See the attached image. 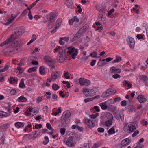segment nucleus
<instances>
[{"label": "nucleus", "mask_w": 148, "mask_h": 148, "mask_svg": "<svg viewBox=\"0 0 148 148\" xmlns=\"http://www.w3.org/2000/svg\"><path fill=\"white\" fill-rule=\"evenodd\" d=\"M27 100V98L23 95L20 96L18 99V101L19 102H25Z\"/></svg>", "instance_id": "25"}, {"label": "nucleus", "mask_w": 148, "mask_h": 148, "mask_svg": "<svg viewBox=\"0 0 148 148\" xmlns=\"http://www.w3.org/2000/svg\"><path fill=\"white\" fill-rule=\"evenodd\" d=\"M42 97H38L37 98L36 102L38 103L40 102L42 100Z\"/></svg>", "instance_id": "55"}, {"label": "nucleus", "mask_w": 148, "mask_h": 148, "mask_svg": "<svg viewBox=\"0 0 148 148\" xmlns=\"http://www.w3.org/2000/svg\"><path fill=\"white\" fill-rule=\"evenodd\" d=\"M8 116L7 113L4 111H0V116L1 117H7Z\"/></svg>", "instance_id": "32"}, {"label": "nucleus", "mask_w": 148, "mask_h": 148, "mask_svg": "<svg viewBox=\"0 0 148 148\" xmlns=\"http://www.w3.org/2000/svg\"><path fill=\"white\" fill-rule=\"evenodd\" d=\"M99 105L103 110H106L107 108V105L105 103H102L99 104Z\"/></svg>", "instance_id": "34"}, {"label": "nucleus", "mask_w": 148, "mask_h": 148, "mask_svg": "<svg viewBox=\"0 0 148 148\" xmlns=\"http://www.w3.org/2000/svg\"><path fill=\"white\" fill-rule=\"evenodd\" d=\"M9 66L10 65L9 64H7L5 65L4 68L1 69H0V73L4 72L7 70L9 67Z\"/></svg>", "instance_id": "33"}, {"label": "nucleus", "mask_w": 148, "mask_h": 148, "mask_svg": "<svg viewBox=\"0 0 148 148\" xmlns=\"http://www.w3.org/2000/svg\"><path fill=\"white\" fill-rule=\"evenodd\" d=\"M88 25L86 24L81 28L79 31H80L81 34H82L86 31L88 29Z\"/></svg>", "instance_id": "19"}, {"label": "nucleus", "mask_w": 148, "mask_h": 148, "mask_svg": "<svg viewBox=\"0 0 148 148\" xmlns=\"http://www.w3.org/2000/svg\"><path fill=\"white\" fill-rule=\"evenodd\" d=\"M36 67H33L29 68L28 70L29 72L30 73L32 72L35 71H36Z\"/></svg>", "instance_id": "42"}, {"label": "nucleus", "mask_w": 148, "mask_h": 148, "mask_svg": "<svg viewBox=\"0 0 148 148\" xmlns=\"http://www.w3.org/2000/svg\"><path fill=\"white\" fill-rule=\"evenodd\" d=\"M136 37L139 39H142L143 38V35L141 34H138L136 36Z\"/></svg>", "instance_id": "59"}, {"label": "nucleus", "mask_w": 148, "mask_h": 148, "mask_svg": "<svg viewBox=\"0 0 148 148\" xmlns=\"http://www.w3.org/2000/svg\"><path fill=\"white\" fill-rule=\"evenodd\" d=\"M82 34H81L80 31H78L75 34L73 38L70 40V41L73 42L79 39L81 36Z\"/></svg>", "instance_id": "12"}, {"label": "nucleus", "mask_w": 148, "mask_h": 148, "mask_svg": "<svg viewBox=\"0 0 148 148\" xmlns=\"http://www.w3.org/2000/svg\"><path fill=\"white\" fill-rule=\"evenodd\" d=\"M127 41L130 47L131 48H133L135 44V42L134 39L131 37H128L127 38Z\"/></svg>", "instance_id": "10"}, {"label": "nucleus", "mask_w": 148, "mask_h": 148, "mask_svg": "<svg viewBox=\"0 0 148 148\" xmlns=\"http://www.w3.org/2000/svg\"><path fill=\"white\" fill-rule=\"evenodd\" d=\"M28 16L30 20H32L33 19V16L31 12V11H29L28 14Z\"/></svg>", "instance_id": "58"}, {"label": "nucleus", "mask_w": 148, "mask_h": 148, "mask_svg": "<svg viewBox=\"0 0 148 148\" xmlns=\"http://www.w3.org/2000/svg\"><path fill=\"white\" fill-rule=\"evenodd\" d=\"M139 133V132L138 130H136L132 134V136L134 137L137 135Z\"/></svg>", "instance_id": "53"}, {"label": "nucleus", "mask_w": 148, "mask_h": 148, "mask_svg": "<svg viewBox=\"0 0 148 148\" xmlns=\"http://www.w3.org/2000/svg\"><path fill=\"white\" fill-rule=\"evenodd\" d=\"M140 79L143 83L146 82L148 80V77L147 76L141 75L139 76Z\"/></svg>", "instance_id": "23"}, {"label": "nucleus", "mask_w": 148, "mask_h": 148, "mask_svg": "<svg viewBox=\"0 0 148 148\" xmlns=\"http://www.w3.org/2000/svg\"><path fill=\"white\" fill-rule=\"evenodd\" d=\"M97 55V52H93L90 54V56L93 58L96 57Z\"/></svg>", "instance_id": "54"}, {"label": "nucleus", "mask_w": 148, "mask_h": 148, "mask_svg": "<svg viewBox=\"0 0 148 148\" xmlns=\"http://www.w3.org/2000/svg\"><path fill=\"white\" fill-rule=\"evenodd\" d=\"M85 121L87 125L90 127L92 128L94 126V123L91 121L90 120L86 119H85Z\"/></svg>", "instance_id": "22"}, {"label": "nucleus", "mask_w": 148, "mask_h": 148, "mask_svg": "<svg viewBox=\"0 0 148 148\" xmlns=\"http://www.w3.org/2000/svg\"><path fill=\"white\" fill-rule=\"evenodd\" d=\"M98 21H101V23H105L106 22V20L105 18L101 16L100 18H98Z\"/></svg>", "instance_id": "37"}, {"label": "nucleus", "mask_w": 148, "mask_h": 148, "mask_svg": "<svg viewBox=\"0 0 148 148\" xmlns=\"http://www.w3.org/2000/svg\"><path fill=\"white\" fill-rule=\"evenodd\" d=\"M121 60V58L118 56H116V59L112 61V62L113 63H117L120 62Z\"/></svg>", "instance_id": "30"}, {"label": "nucleus", "mask_w": 148, "mask_h": 148, "mask_svg": "<svg viewBox=\"0 0 148 148\" xmlns=\"http://www.w3.org/2000/svg\"><path fill=\"white\" fill-rule=\"evenodd\" d=\"M69 137H71L72 138V140L75 139L78 137V135L75 133L71 132L69 134Z\"/></svg>", "instance_id": "24"}, {"label": "nucleus", "mask_w": 148, "mask_h": 148, "mask_svg": "<svg viewBox=\"0 0 148 148\" xmlns=\"http://www.w3.org/2000/svg\"><path fill=\"white\" fill-rule=\"evenodd\" d=\"M63 38L61 37L60 38V40L59 41V44L61 45H63L64 43V42L63 41Z\"/></svg>", "instance_id": "60"}, {"label": "nucleus", "mask_w": 148, "mask_h": 148, "mask_svg": "<svg viewBox=\"0 0 148 148\" xmlns=\"http://www.w3.org/2000/svg\"><path fill=\"white\" fill-rule=\"evenodd\" d=\"M12 40H13L10 37V38H8L5 41L3 42L2 43H1L0 44V46L1 47H2L6 45H7V46L9 44V43L10 42H11Z\"/></svg>", "instance_id": "21"}, {"label": "nucleus", "mask_w": 148, "mask_h": 148, "mask_svg": "<svg viewBox=\"0 0 148 148\" xmlns=\"http://www.w3.org/2000/svg\"><path fill=\"white\" fill-rule=\"evenodd\" d=\"M67 50H68L66 53L69 55L71 54L72 53V58L73 59H75L78 53L77 50L75 49L74 47H68Z\"/></svg>", "instance_id": "4"}, {"label": "nucleus", "mask_w": 148, "mask_h": 148, "mask_svg": "<svg viewBox=\"0 0 148 148\" xmlns=\"http://www.w3.org/2000/svg\"><path fill=\"white\" fill-rule=\"evenodd\" d=\"M79 82L80 85H84L86 86L89 85L90 83L89 80L82 78H81L79 79Z\"/></svg>", "instance_id": "9"}, {"label": "nucleus", "mask_w": 148, "mask_h": 148, "mask_svg": "<svg viewBox=\"0 0 148 148\" xmlns=\"http://www.w3.org/2000/svg\"><path fill=\"white\" fill-rule=\"evenodd\" d=\"M125 127H128L129 128L128 130L131 132H134L136 129V127L133 123H127L125 125Z\"/></svg>", "instance_id": "7"}, {"label": "nucleus", "mask_w": 148, "mask_h": 148, "mask_svg": "<svg viewBox=\"0 0 148 148\" xmlns=\"http://www.w3.org/2000/svg\"><path fill=\"white\" fill-rule=\"evenodd\" d=\"M125 86L128 87L129 88H130L132 87V84H131L129 83L126 80L124 81Z\"/></svg>", "instance_id": "40"}, {"label": "nucleus", "mask_w": 148, "mask_h": 148, "mask_svg": "<svg viewBox=\"0 0 148 148\" xmlns=\"http://www.w3.org/2000/svg\"><path fill=\"white\" fill-rule=\"evenodd\" d=\"M64 112L62 116L61 127L63 128H61L60 130V132L62 135L65 134L66 132V129L64 127H67L70 122L71 119V113L69 112L66 113L64 115Z\"/></svg>", "instance_id": "1"}, {"label": "nucleus", "mask_w": 148, "mask_h": 148, "mask_svg": "<svg viewBox=\"0 0 148 148\" xmlns=\"http://www.w3.org/2000/svg\"><path fill=\"white\" fill-rule=\"evenodd\" d=\"M115 118L117 120H119L120 119L122 121L124 120V115L122 113H118V112H115L114 114Z\"/></svg>", "instance_id": "11"}, {"label": "nucleus", "mask_w": 148, "mask_h": 148, "mask_svg": "<svg viewBox=\"0 0 148 148\" xmlns=\"http://www.w3.org/2000/svg\"><path fill=\"white\" fill-rule=\"evenodd\" d=\"M106 64V62H103L101 61H100L99 60L97 63V65L98 66H101Z\"/></svg>", "instance_id": "47"}, {"label": "nucleus", "mask_w": 148, "mask_h": 148, "mask_svg": "<svg viewBox=\"0 0 148 148\" xmlns=\"http://www.w3.org/2000/svg\"><path fill=\"white\" fill-rule=\"evenodd\" d=\"M59 95L62 98H64L65 96V95L63 94V91H61L59 92Z\"/></svg>", "instance_id": "62"}, {"label": "nucleus", "mask_w": 148, "mask_h": 148, "mask_svg": "<svg viewBox=\"0 0 148 148\" xmlns=\"http://www.w3.org/2000/svg\"><path fill=\"white\" fill-rule=\"evenodd\" d=\"M130 140L128 138H126L123 140L121 143L122 145L121 147L124 146H126L128 145L130 143Z\"/></svg>", "instance_id": "18"}, {"label": "nucleus", "mask_w": 148, "mask_h": 148, "mask_svg": "<svg viewBox=\"0 0 148 148\" xmlns=\"http://www.w3.org/2000/svg\"><path fill=\"white\" fill-rule=\"evenodd\" d=\"M99 114L98 113H97L95 114L90 115H89V117L91 118L95 119L96 118L97 116H98Z\"/></svg>", "instance_id": "44"}, {"label": "nucleus", "mask_w": 148, "mask_h": 148, "mask_svg": "<svg viewBox=\"0 0 148 148\" xmlns=\"http://www.w3.org/2000/svg\"><path fill=\"white\" fill-rule=\"evenodd\" d=\"M14 40L10 42V46L9 48H10V49L8 51V52L10 53H16V51L18 50L17 47L20 45V43L17 41H14Z\"/></svg>", "instance_id": "3"}, {"label": "nucleus", "mask_w": 148, "mask_h": 148, "mask_svg": "<svg viewBox=\"0 0 148 148\" xmlns=\"http://www.w3.org/2000/svg\"><path fill=\"white\" fill-rule=\"evenodd\" d=\"M47 127L49 130H53V129L51 127V125L50 123H47L46 124Z\"/></svg>", "instance_id": "49"}, {"label": "nucleus", "mask_w": 148, "mask_h": 148, "mask_svg": "<svg viewBox=\"0 0 148 148\" xmlns=\"http://www.w3.org/2000/svg\"><path fill=\"white\" fill-rule=\"evenodd\" d=\"M110 71L113 73H119L121 72V70L119 69H117L114 66H112L110 68Z\"/></svg>", "instance_id": "15"}, {"label": "nucleus", "mask_w": 148, "mask_h": 148, "mask_svg": "<svg viewBox=\"0 0 148 148\" xmlns=\"http://www.w3.org/2000/svg\"><path fill=\"white\" fill-rule=\"evenodd\" d=\"M25 28L23 26L17 27L15 30L14 34H12L10 37L13 40L21 36L24 33Z\"/></svg>", "instance_id": "2"}, {"label": "nucleus", "mask_w": 148, "mask_h": 148, "mask_svg": "<svg viewBox=\"0 0 148 148\" xmlns=\"http://www.w3.org/2000/svg\"><path fill=\"white\" fill-rule=\"evenodd\" d=\"M97 130L99 132L103 133L104 131V129L103 128H99L97 129Z\"/></svg>", "instance_id": "56"}, {"label": "nucleus", "mask_w": 148, "mask_h": 148, "mask_svg": "<svg viewBox=\"0 0 148 148\" xmlns=\"http://www.w3.org/2000/svg\"><path fill=\"white\" fill-rule=\"evenodd\" d=\"M66 144L68 146L73 147L75 145V143L73 142L72 138L69 137L66 142Z\"/></svg>", "instance_id": "13"}, {"label": "nucleus", "mask_w": 148, "mask_h": 148, "mask_svg": "<svg viewBox=\"0 0 148 148\" xmlns=\"http://www.w3.org/2000/svg\"><path fill=\"white\" fill-rule=\"evenodd\" d=\"M65 3L66 5L69 8H72L73 6V3L71 0H66Z\"/></svg>", "instance_id": "20"}, {"label": "nucleus", "mask_w": 148, "mask_h": 148, "mask_svg": "<svg viewBox=\"0 0 148 148\" xmlns=\"http://www.w3.org/2000/svg\"><path fill=\"white\" fill-rule=\"evenodd\" d=\"M137 99L141 103H143L146 102V99L144 97V95H140L138 97Z\"/></svg>", "instance_id": "17"}, {"label": "nucleus", "mask_w": 148, "mask_h": 148, "mask_svg": "<svg viewBox=\"0 0 148 148\" xmlns=\"http://www.w3.org/2000/svg\"><path fill=\"white\" fill-rule=\"evenodd\" d=\"M121 105L123 106H124L126 105V101L125 100L122 101L121 103Z\"/></svg>", "instance_id": "61"}, {"label": "nucleus", "mask_w": 148, "mask_h": 148, "mask_svg": "<svg viewBox=\"0 0 148 148\" xmlns=\"http://www.w3.org/2000/svg\"><path fill=\"white\" fill-rule=\"evenodd\" d=\"M62 54L63 53H59L57 56V60L59 62L62 63L64 61L65 58Z\"/></svg>", "instance_id": "14"}, {"label": "nucleus", "mask_w": 148, "mask_h": 148, "mask_svg": "<svg viewBox=\"0 0 148 148\" xmlns=\"http://www.w3.org/2000/svg\"><path fill=\"white\" fill-rule=\"evenodd\" d=\"M39 71L40 74L41 75H44L46 74L45 68L43 66H41L40 67Z\"/></svg>", "instance_id": "31"}, {"label": "nucleus", "mask_w": 148, "mask_h": 148, "mask_svg": "<svg viewBox=\"0 0 148 148\" xmlns=\"http://www.w3.org/2000/svg\"><path fill=\"white\" fill-rule=\"evenodd\" d=\"M44 60L46 63L51 66L52 69L54 68L55 61L53 59L49 56H46L44 57Z\"/></svg>", "instance_id": "5"}, {"label": "nucleus", "mask_w": 148, "mask_h": 148, "mask_svg": "<svg viewBox=\"0 0 148 148\" xmlns=\"http://www.w3.org/2000/svg\"><path fill=\"white\" fill-rule=\"evenodd\" d=\"M97 97H99V98L100 97V96L99 95H97L92 98L86 99L84 100V102L86 103L88 102L92 101Z\"/></svg>", "instance_id": "26"}, {"label": "nucleus", "mask_w": 148, "mask_h": 148, "mask_svg": "<svg viewBox=\"0 0 148 148\" xmlns=\"http://www.w3.org/2000/svg\"><path fill=\"white\" fill-rule=\"evenodd\" d=\"M114 11V9L113 8L110 10L108 12V15L110 16L113 13Z\"/></svg>", "instance_id": "57"}, {"label": "nucleus", "mask_w": 148, "mask_h": 148, "mask_svg": "<svg viewBox=\"0 0 148 148\" xmlns=\"http://www.w3.org/2000/svg\"><path fill=\"white\" fill-rule=\"evenodd\" d=\"M83 93L86 97H91L95 95V92L92 89H86L83 90Z\"/></svg>", "instance_id": "6"}, {"label": "nucleus", "mask_w": 148, "mask_h": 148, "mask_svg": "<svg viewBox=\"0 0 148 148\" xmlns=\"http://www.w3.org/2000/svg\"><path fill=\"white\" fill-rule=\"evenodd\" d=\"M114 93L112 89L109 88L103 93L102 97L103 98H105L113 94Z\"/></svg>", "instance_id": "8"}, {"label": "nucleus", "mask_w": 148, "mask_h": 148, "mask_svg": "<svg viewBox=\"0 0 148 148\" xmlns=\"http://www.w3.org/2000/svg\"><path fill=\"white\" fill-rule=\"evenodd\" d=\"M33 110L30 108H29L26 112V115L27 116L32 115L31 112H33Z\"/></svg>", "instance_id": "35"}, {"label": "nucleus", "mask_w": 148, "mask_h": 148, "mask_svg": "<svg viewBox=\"0 0 148 148\" xmlns=\"http://www.w3.org/2000/svg\"><path fill=\"white\" fill-rule=\"evenodd\" d=\"M56 14L55 12H52L49 15H47V20L48 21H53L55 18Z\"/></svg>", "instance_id": "16"}, {"label": "nucleus", "mask_w": 148, "mask_h": 148, "mask_svg": "<svg viewBox=\"0 0 148 148\" xmlns=\"http://www.w3.org/2000/svg\"><path fill=\"white\" fill-rule=\"evenodd\" d=\"M14 21V19H12L11 18H10L8 19L7 22L5 23V25L6 26H8L10 24Z\"/></svg>", "instance_id": "46"}, {"label": "nucleus", "mask_w": 148, "mask_h": 148, "mask_svg": "<svg viewBox=\"0 0 148 148\" xmlns=\"http://www.w3.org/2000/svg\"><path fill=\"white\" fill-rule=\"evenodd\" d=\"M121 75L117 73H115L112 75V77L114 79H117L121 77Z\"/></svg>", "instance_id": "52"}, {"label": "nucleus", "mask_w": 148, "mask_h": 148, "mask_svg": "<svg viewBox=\"0 0 148 148\" xmlns=\"http://www.w3.org/2000/svg\"><path fill=\"white\" fill-rule=\"evenodd\" d=\"M51 80L54 81L56 80V73L54 72L51 75Z\"/></svg>", "instance_id": "39"}, {"label": "nucleus", "mask_w": 148, "mask_h": 148, "mask_svg": "<svg viewBox=\"0 0 148 148\" xmlns=\"http://www.w3.org/2000/svg\"><path fill=\"white\" fill-rule=\"evenodd\" d=\"M62 20L61 18H59L57 20L56 23V29H58L60 27L62 24Z\"/></svg>", "instance_id": "27"}, {"label": "nucleus", "mask_w": 148, "mask_h": 148, "mask_svg": "<svg viewBox=\"0 0 148 148\" xmlns=\"http://www.w3.org/2000/svg\"><path fill=\"white\" fill-rule=\"evenodd\" d=\"M96 60H92L90 62V65L92 66H93L95 65L96 62Z\"/></svg>", "instance_id": "63"}, {"label": "nucleus", "mask_w": 148, "mask_h": 148, "mask_svg": "<svg viewBox=\"0 0 148 148\" xmlns=\"http://www.w3.org/2000/svg\"><path fill=\"white\" fill-rule=\"evenodd\" d=\"M112 120H108L105 122V125L108 126L111 125L112 123Z\"/></svg>", "instance_id": "41"}, {"label": "nucleus", "mask_w": 148, "mask_h": 148, "mask_svg": "<svg viewBox=\"0 0 148 148\" xmlns=\"http://www.w3.org/2000/svg\"><path fill=\"white\" fill-rule=\"evenodd\" d=\"M17 92H16V90L14 89H12L10 91V93L12 95H14L17 93Z\"/></svg>", "instance_id": "50"}, {"label": "nucleus", "mask_w": 148, "mask_h": 148, "mask_svg": "<svg viewBox=\"0 0 148 148\" xmlns=\"http://www.w3.org/2000/svg\"><path fill=\"white\" fill-rule=\"evenodd\" d=\"M42 127V125L41 124H36L35 126V127L36 129H40Z\"/></svg>", "instance_id": "51"}, {"label": "nucleus", "mask_w": 148, "mask_h": 148, "mask_svg": "<svg viewBox=\"0 0 148 148\" xmlns=\"http://www.w3.org/2000/svg\"><path fill=\"white\" fill-rule=\"evenodd\" d=\"M101 145V143L99 142H97L94 144L92 148H98Z\"/></svg>", "instance_id": "38"}, {"label": "nucleus", "mask_w": 148, "mask_h": 148, "mask_svg": "<svg viewBox=\"0 0 148 148\" xmlns=\"http://www.w3.org/2000/svg\"><path fill=\"white\" fill-rule=\"evenodd\" d=\"M15 125L16 127L19 128L23 127L24 125L23 123L18 122L15 123Z\"/></svg>", "instance_id": "28"}, {"label": "nucleus", "mask_w": 148, "mask_h": 148, "mask_svg": "<svg viewBox=\"0 0 148 148\" xmlns=\"http://www.w3.org/2000/svg\"><path fill=\"white\" fill-rule=\"evenodd\" d=\"M62 73L60 72L56 71V79L58 77H60Z\"/></svg>", "instance_id": "64"}, {"label": "nucleus", "mask_w": 148, "mask_h": 148, "mask_svg": "<svg viewBox=\"0 0 148 148\" xmlns=\"http://www.w3.org/2000/svg\"><path fill=\"white\" fill-rule=\"evenodd\" d=\"M106 117L109 120H112L113 119V115L109 112H107L106 114Z\"/></svg>", "instance_id": "29"}, {"label": "nucleus", "mask_w": 148, "mask_h": 148, "mask_svg": "<svg viewBox=\"0 0 148 148\" xmlns=\"http://www.w3.org/2000/svg\"><path fill=\"white\" fill-rule=\"evenodd\" d=\"M61 107H58L57 110L56 109V115H58L59 113H61Z\"/></svg>", "instance_id": "48"}, {"label": "nucleus", "mask_w": 148, "mask_h": 148, "mask_svg": "<svg viewBox=\"0 0 148 148\" xmlns=\"http://www.w3.org/2000/svg\"><path fill=\"white\" fill-rule=\"evenodd\" d=\"M19 86L20 88L22 89L24 88L25 87V85L24 84L23 79H21L19 84Z\"/></svg>", "instance_id": "36"}, {"label": "nucleus", "mask_w": 148, "mask_h": 148, "mask_svg": "<svg viewBox=\"0 0 148 148\" xmlns=\"http://www.w3.org/2000/svg\"><path fill=\"white\" fill-rule=\"evenodd\" d=\"M118 3L119 1L117 0H114L112 3L113 6L115 8H117L118 6Z\"/></svg>", "instance_id": "45"}, {"label": "nucleus", "mask_w": 148, "mask_h": 148, "mask_svg": "<svg viewBox=\"0 0 148 148\" xmlns=\"http://www.w3.org/2000/svg\"><path fill=\"white\" fill-rule=\"evenodd\" d=\"M115 132V129L113 127L111 128L108 132L109 134H114Z\"/></svg>", "instance_id": "43"}]
</instances>
